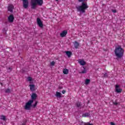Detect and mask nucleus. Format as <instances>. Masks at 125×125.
Returning a JSON list of instances; mask_svg holds the SVG:
<instances>
[{"label":"nucleus","mask_w":125,"mask_h":125,"mask_svg":"<svg viewBox=\"0 0 125 125\" xmlns=\"http://www.w3.org/2000/svg\"><path fill=\"white\" fill-rule=\"evenodd\" d=\"M124 52L125 50L122 48V46L119 45L115 48L114 53L117 57V58H116L117 60H119V58L121 59L124 56Z\"/></svg>","instance_id":"f257e3e1"},{"label":"nucleus","mask_w":125,"mask_h":125,"mask_svg":"<svg viewBox=\"0 0 125 125\" xmlns=\"http://www.w3.org/2000/svg\"><path fill=\"white\" fill-rule=\"evenodd\" d=\"M77 11L80 12V13H84L85 12V10L88 8V5H87V3L86 2H82L81 5L77 6L76 7Z\"/></svg>","instance_id":"f03ea898"},{"label":"nucleus","mask_w":125,"mask_h":125,"mask_svg":"<svg viewBox=\"0 0 125 125\" xmlns=\"http://www.w3.org/2000/svg\"><path fill=\"white\" fill-rule=\"evenodd\" d=\"M42 3H43V0H32L31 9H36V7H37V4H38V5H42Z\"/></svg>","instance_id":"7ed1b4c3"},{"label":"nucleus","mask_w":125,"mask_h":125,"mask_svg":"<svg viewBox=\"0 0 125 125\" xmlns=\"http://www.w3.org/2000/svg\"><path fill=\"white\" fill-rule=\"evenodd\" d=\"M34 103V101L33 100H29L27 103L25 104L24 106L25 110H31V107H32L33 103Z\"/></svg>","instance_id":"20e7f679"},{"label":"nucleus","mask_w":125,"mask_h":125,"mask_svg":"<svg viewBox=\"0 0 125 125\" xmlns=\"http://www.w3.org/2000/svg\"><path fill=\"white\" fill-rule=\"evenodd\" d=\"M37 24L39 26V27H40V28H41V29H42V28H43V23H42V21L40 18H37Z\"/></svg>","instance_id":"39448f33"},{"label":"nucleus","mask_w":125,"mask_h":125,"mask_svg":"<svg viewBox=\"0 0 125 125\" xmlns=\"http://www.w3.org/2000/svg\"><path fill=\"white\" fill-rule=\"evenodd\" d=\"M23 1V7L24 8H28L29 6V1L28 0H22Z\"/></svg>","instance_id":"423d86ee"},{"label":"nucleus","mask_w":125,"mask_h":125,"mask_svg":"<svg viewBox=\"0 0 125 125\" xmlns=\"http://www.w3.org/2000/svg\"><path fill=\"white\" fill-rule=\"evenodd\" d=\"M119 88H120V85L119 84H116L115 85V91L117 93H121V92L123 91V89Z\"/></svg>","instance_id":"0eeeda50"},{"label":"nucleus","mask_w":125,"mask_h":125,"mask_svg":"<svg viewBox=\"0 0 125 125\" xmlns=\"http://www.w3.org/2000/svg\"><path fill=\"white\" fill-rule=\"evenodd\" d=\"M8 21L10 22V23L13 22V21H14V16L13 15H11L8 17Z\"/></svg>","instance_id":"6e6552de"},{"label":"nucleus","mask_w":125,"mask_h":125,"mask_svg":"<svg viewBox=\"0 0 125 125\" xmlns=\"http://www.w3.org/2000/svg\"><path fill=\"white\" fill-rule=\"evenodd\" d=\"M37 97H38V95H37V94L35 93H33L31 95L32 100H33V101H34V100H36V99H37Z\"/></svg>","instance_id":"1a4fd4ad"},{"label":"nucleus","mask_w":125,"mask_h":125,"mask_svg":"<svg viewBox=\"0 0 125 125\" xmlns=\"http://www.w3.org/2000/svg\"><path fill=\"white\" fill-rule=\"evenodd\" d=\"M13 9H14V6L13 5H10L8 7V10L10 11V12H13Z\"/></svg>","instance_id":"9d476101"},{"label":"nucleus","mask_w":125,"mask_h":125,"mask_svg":"<svg viewBox=\"0 0 125 125\" xmlns=\"http://www.w3.org/2000/svg\"><path fill=\"white\" fill-rule=\"evenodd\" d=\"M67 33L68 31H67V30H64L60 34V36L62 38H64V37H66V35H67Z\"/></svg>","instance_id":"9b49d317"},{"label":"nucleus","mask_w":125,"mask_h":125,"mask_svg":"<svg viewBox=\"0 0 125 125\" xmlns=\"http://www.w3.org/2000/svg\"><path fill=\"white\" fill-rule=\"evenodd\" d=\"M74 44L75 48H76V49L79 48V46H80V43H79V42L75 41L74 42Z\"/></svg>","instance_id":"f8f14e48"},{"label":"nucleus","mask_w":125,"mask_h":125,"mask_svg":"<svg viewBox=\"0 0 125 125\" xmlns=\"http://www.w3.org/2000/svg\"><path fill=\"white\" fill-rule=\"evenodd\" d=\"M29 86H30L31 91H35V90H36V89H35L34 84H30Z\"/></svg>","instance_id":"ddd939ff"},{"label":"nucleus","mask_w":125,"mask_h":125,"mask_svg":"<svg viewBox=\"0 0 125 125\" xmlns=\"http://www.w3.org/2000/svg\"><path fill=\"white\" fill-rule=\"evenodd\" d=\"M56 96L58 98H61V97H62V94L59 92H56Z\"/></svg>","instance_id":"4468645a"},{"label":"nucleus","mask_w":125,"mask_h":125,"mask_svg":"<svg viewBox=\"0 0 125 125\" xmlns=\"http://www.w3.org/2000/svg\"><path fill=\"white\" fill-rule=\"evenodd\" d=\"M65 53L69 58H70V57L72 56V52L71 51H65Z\"/></svg>","instance_id":"2eb2a0df"},{"label":"nucleus","mask_w":125,"mask_h":125,"mask_svg":"<svg viewBox=\"0 0 125 125\" xmlns=\"http://www.w3.org/2000/svg\"><path fill=\"white\" fill-rule=\"evenodd\" d=\"M8 30V28H7V26H5V27H4L2 30L3 34H4L5 35H6V32H7Z\"/></svg>","instance_id":"dca6fc26"},{"label":"nucleus","mask_w":125,"mask_h":125,"mask_svg":"<svg viewBox=\"0 0 125 125\" xmlns=\"http://www.w3.org/2000/svg\"><path fill=\"white\" fill-rule=\"evenodd\" d=\"M82 103L80 102H78L76 103V106L77 107V108H80V107H82Z\"/></svg>","instance_id":"f3484780"},{"label":"nucleus","mask_w":125,"mask_h":125,"mask_svg":"<svg viewBox=\"0 0 125 125\" xmlns=\"http://www.w3.org/2000/svg\"><path fill=\"white\" fill-rule=\"evenodd\" d=\"M63 73L64 75H68V74H69V70H68L67 69L65 68L63 70Z\"/></svg>","instance_id":"a211bd4d"},{"label":"nucleus","mask_w":125,"mask_h":125,"mask_svg":"<svg viewBox=\"0 0 125 125\" xmlns=\"http://www.w3.org/2000/svg\"><path fill=\"white\" fill-rule=\"evenodd\" d=\"M79 63L80 65H82V66H84V65H85L86 62L83 60H81L79 62Z\"/></svg>","instance_id":"6ab92c4d"},{"label":"nucleus","mask_w":125,"mask_h":125,"mask_svg":"<svg viewBox=\"0 0 125 125\" xmlns=\"http://www.w3.org/2000/svg\"><path fill=\"white\" fill-rule=\"evenodd\" d=\"M83 68L84 69L82 71V72H79V74H86V69H85V67H83Z\"/></svg>","instance_id":"aec40b11"},{"label":"nucleus","mask_w":125,"mask_h":125,"mask_svg":"<svg viewBox=\"0 0 125 125\" xmlns=\"http://www.w3.org/2000/svg\"><path fill=\"white\" fill-rule=\"evenodd\" d=\"M0 120H2V121H6V118L4 115H1L0 118Z\"/></svg>","instance_id":"412c9836"},{"label":"nucleus","mask_w":125,"mask_h":125,"mask_svg":"<svg viewBox=\"0 0 125 125\" xmlns=\"http://www.w3.org/2000/svg\"><path fill=\"white\" fill-rule=\"evenodd\" d=\"M89 83H90V80L88 79H87L85 81V83L86 84H89Z\"/></svg>","instance_id":"4be33fe9"},{"label":"nucleus","mask_w":125,"mask_h":125,"mask_svg":"<svg viewBox=\"0 0 125 125\" xmlns=\"http://www.w3.org/2000/svg\"><path fill=\"white\" fill-rule=\"evenodd\" d=\"M5 93H10V89L7 88L5 90Z\"/></svg>","instance_id":"5701e85b"},{"label":"nucleus","mask_w":125,"mask_h":125,"mask_svg":"<svg viewBox=\"0 0 125 125\" xmlns=\"http://www.w3.org/2000/svg\"><path fill=\"white\" fill-rule=\"evenodd\" d=\"M37 105H38V101H36L35 104L32 105V107H33V108H35V107H36Z\"/></svg>","instance_id":"b1692460"},{"label":"nucleus","mask_w":125,"mask_h":125,"mask_svg":"<svg viewBox=\"0 0 125 125\" xmlns=\"http://www.w3.org/2000/svg\"><path fill=\"white\" fill-rule=\"evenodd\" d=\"M50 65H51V66H54V65H55V62L53 61V62H51Z\"/></svg>","instance_id":"393cba45"},{"label":"nucleus","mask_w":125,"mask_h":125,"mask_svg":"<svg viewBox=\"0 0 125 125\" xmlns=\"http://www.w3.org/2000/svg\"><path fill=\"white\" fill-rule=\"evenodd\" d=\"M27 80H28V82H31V81H32V77H28Z\"/></svg>","instance_id":"a878e982"},{"label":"nucleus","mask_w":125,"mask_h":125,"mask_svg":"<svg viewBox=\"0 0 125 125\" xmlns=\"http://www.w3.org/2000/svg\"><path fill=\"white\" fill-rule=\"evenodd\" d=\"M112 12H113V13H116L117 12V10L112 9L111 10Z\"/></svg>","instance_id":"bb28decb"},{"label":"nucleus","mask_w":125,"mask_h":125,"mask_svg":"<svg viewBox=\"0 0 125 125\" xmlns=\"http://www.w3.org/2000/svg\"><path fill=\"white\" fill-rule=\"evenodd\" d=\"M89 116V114L88 113H85L84 116L85 117H88Z\"/></svg>","instance_id":"cd10ccee"},{"label":"nucleus","mask_w":125,"mask_h":125,"mask_svg":"<svg viewBox=\"0 0 125 125\" xmlns=\"http://www.w3.org/2000/svg\"><path fill=\"white\" fill-rule=\"evenodd\" d=\"M104 78H108V74L107 73H105L104 76Z\"/></svg>","instance_id":"c85d7f7f"},{"label":"nucleus","mask_w":125,"mask_h":125,"mask_svg":"<svg viewBox=\"0 0 125 125\" xmlns=\"http://www.w3.org/2000/svg\"><path fill=\"white\" fill-rule=\"evenodd\" d=\"M113 104H114V105H115V106H117V105H118L119 104V103H117V102H113Z\"/></svg>","instance_id":"c756f323"},{"label":"nucleus","mask_w":125,"mask_h":125,"mask_svg":"<svg viewBox=\"0 0 125 125\" xmlns=\"http://www.w3.org/2000/svg\"><path fill=\"white\" fill-rule=\"evenodd\" d=\"M85 0H78V1L79 2H83V1H85Z\"/></svg>","instance_id":"7c9ffc66"},{"label":"nucleus","mask_w":125,"mask_h":125,"mask_svg":"<svg viewBox=\"0 0 125 125\" xmlns=\"http://www.w3.org/2000/svg\"><path fill=\"white\" fill-rule=\"evenodd\" d=\"M62 94H65V93L66 92V90H63L62 91Z\"/></svg>","instance_id":"2f4dec72"},{"label":"nucleus","mask_w":125,"mask_h":125,"mask_svg":"<svg viewBox=\"0 0 125 125\" xmlns=\"http://www.w3.org/2000/svg\"><path fill=\"white\" fill-rule=\"evenodd\" d=\"M110 125H116V124L113 122H110Z\"/></svg>","instance_id":"473e14b6"},{"label":"nucleus","mask_w":125,"mask_h":125,"mask_svg":"<svg viewBox=\"0 0 125 125\" xmlns=\"http://www.w3.org/2000/svg\"><path fill=\"white\" fill-rule=\"evenodd\" d=\"M63 88V86H59V89H62Z\"/></svg>","instance_id":"72a5a7b5"},{"label":"nucleus","mask_w":125,"mask_h":125,"mask_svg":"<svg viewBox=\"0 0 125 125\" xmlns=\"http://www.w3.org/2000/svg\"><path fill=\"white\" fill-rule=\"evenodd\" d=\"M8 70H10V71H11V70H12V68H11V67H9Z\"/></svg>","instance_id":"f704fd0d"},{"label":"nucleus","mask_w":125,"mask_h":125,"mask_svg":"<svg viewBox=\"0 0 125 125\" xmlns=\"http://www.w3.org/2000/svg\"><path fill=\"white\" fill-rule=\"evenodd\" d=\"M1 83V85L2 86V83Z\"/></svg>","instance_id":"c9c22d12"},{"label":"nucleus","mask_w":125,"mask_h":125,"mask_svg":"<svg viewBox=\"0 0 125 125\" xmlns=\"http://www.w3.org/2000/svg\"><path fill=\"white\" fill-rule=\"evenodd\" d=\"M56 1H58V0H56Z\"/></svg>","instance_id":"e433bc0d"}]
</instances>
